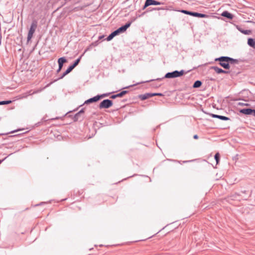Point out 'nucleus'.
Segmentation results:
<instances>
[{
	"instance_id": "nucleus-1",
	"label": "nucleus",
	"mask_w": 255,
	"mask_h": 255,
	"mask_svg": "<svg viewBox=\"0 0 255 255\" xmlns=\"http://www.w3.org/2000/svg\"><path fill=\"white\" fill-rule=\"evenodd\" d=\"M203 65V64L199 65L198 66H197L196 67H194L192 69L189 70L187 71H185L184 70H181L180 71L174 70L172 72H167L165 74L164 77H163L162 78H156V79H151L149 80H147L145 82H150L153 81H160L162 80L164 78L173 79V78L180 77L181 76H183L185 74H186V73L190 72L192 70L196 69L197 68L200 67L202 66Z\"/></svg>"
},
{
	"instance_id": "nucleus-2",
	"label": "nucleus",
	"mask_w": 255,
	"mask_h": 255,
	"mask_svg": "<svg viewBox=\"0 0 255 255\" xmlns=\"http://www.w3.org/2000/svg\"><path fill=\"white\" fill-rule=\"evenodd\" d=\"M131 25V22H127L112 32L105 39L107 41L112 40L115 36L125 32Z\"/></svg>"
},
{
	"instance_id": "nucleus-3",
	"label": "nucleus",
	"mask_w": 255,
	"mask_h": 255,
	"mask_svg": "<svg viewBox=\"0 0 255 255\" xmlns=\"http://www.w3.org/2000/svg\"><path fill=\"white\" fill-rule=\"evenodd\" d=\"M83 54L80 56L77 59H76L73 63L69 65L67 69L62 73V74L54 81H57L58 80L63 79L65 76L70 73L80 63Z\"/></svg>"
},
{
	"instance_id": "nucleus-4",
	"label": "nucleus",
	"mask_w": 255,
	"mask_h": 255,
	"mask_svg": "<svg viewBox=\"0 0 255 255\" xmlns=\"http://www.w3.org/2000/svg\"><path fill=\"white\" fill-rule=\"evenodd\" d=\"M228 56H222L215 59V61H218L219 64L225 70H229L231 66L229 61L227 59Z\"/></svg>"
},
{
	"instance_id": "nucleus-5",
	"label": "nucleus",
	"mask_w": 255,
	"mask_h": 255,
	"mask_svg": "<svg viewBox=\"0 0 255 255\" xmlns=\"http://www.w3.org/2000/svg\"><path fill=\"white\" fill-rule=\"evenodd\" d=\"M37 21L36 19H33L30 24V27L28 30L27 37V43L31 41L33 37V34L35 32L36 29L37 27Z\"/></svg>"
},
{
	"instance_id": "nucleus-6",
	"label": "nucleus",
	"mask_w": 255,
	"mask_h": 255,
	"mask_svg": "<svg viewBox=\"0 0 255 255\" xmlns=\"http://www.w3.org/2000/svg\"><path fill=\"white\" fill-rule=\"evenodd\" d=\"M182 13L189 15L193 17H198V18H205L208 17V15L206 14L200 13L196 11H190L186 9H181L179 10Z\"/></svg>"
},
{
	"instance_id": "nucleus-7",
	"label": "nucleus",
	"mask_w": 255,
	"mask_h": 255,
	"mask_svg": "<svg viewBox=\"0 0 255 255\" xmlns=\"http://www.w3.org/2000/svg\"><path fill=\"white\" fill-rule=\"evenodd\" d=\"M155 96L163 97L164 96V94L162 93H146L144 94L139 95L138 97L141 101H144Z\"/></svg>"
},
{
	"instance_id": "nucleus-8",
	"label": "nucleus",
	"mask_w": 255,
	"mask_h": 255,
	"mask_svg": "<svg viewBox=\"0 0 255 255\" xmlns=\"http://www.w3.org/2000/svg\"><path fill=\"white\" fill-rule=\"evenodd\" d=\"M113 105V101L109 99H106L103 100L100 103L99 105H98V108L100 109H109Z\"/></svg>"
},
{
	"instance_id": "nucleus-9",
	"label": "nucleus",
	"mask_w": 255,
	"mask_h": 255,
	"mask_svg": "<svg viewBox=\"0 0 255 255\" xmlns=\"http://www.w3.org/2000/svg\"><path fill=\"white\" fill-rule=\"evenodd\" d=\"M240 113L246 116L252 115L255 117V109L252 108H243L239 110Z\"/></svg>"
},
{
	"instance_id": "nucleus-10",
	"label": "nucleus",
	"mask_w": 255,
	"mask_h": 255,
	"mask_svg": "<svg viewBox=\"0 0 255 255\" xmlns=\"http://www.w3.org/2000/svg\"><path fill=\"white\" fill-rule=\"evenodd\" d=\"M203 112L204 113H205L206 114L209 115L211 117H212L213 118H216V119H220V120L225 121H229L230 120V119L229 117H226L224 116L214 114L210 113H207L204 111H203Z\"/></svg>"
},
{
	"instance_id": "nucleus-11",
	"label": "nucleus",
	"mask_w": 255,
	"mask_h": 255,
	"mask_svg": "<svg viewBox=\"0 0 255 255\" xmlns=\"http://www.w3.org/2000/svg\"><path fill=\"white\" fill-rule=\"evenodd\" d=\"M99 101H100L99 99V97H98V95H97L96 96H94V97L86 100L84 102V103L82 105H80V106L81 107V106H83V105H89L90 104L96 103Z\"/></svg>"
},
{
	"instance_id": "nucleus-12",
	"label": "nucleus",
	"mask_w": 255,
	"mask_h": 255,
	"mask_svg": "<svg viewBox=\"0 0 255 255\" xmlns=\"http://www.w3.org/2000/svg\"><path fill=\"white\" fill-rule=\"evenodd\" d=\"M59 118H60V117H55L54 118H51V119H46V117H43L42 118V119L41 120V121L38 122H37V123H36L35 124V126L36 127H39L41 125H42L44 123H46L48 121L56 120L59 119Z\"/></svg>"
},
{
	"instance_id": "nucleus-13",
	"label": "nucleus",
	"mask_w": 255,
	"mask_h": 255,
	"mask_svg": "<svg viewBox=\"0 0 255 255\" xmlns=\"http://www.w3.org/2000/svg\"><path fill=\"white\" fill-rule=\"evenodd\" d=\"M128 93V90H122L120 92L116 94H113L111 96L110 98L115 99L117 98L123 97L124 95Z\"/></svg>"
},
{
	"instance_id": "nucleus-14",
	"label": "nucleus",
	"mask_w": 255,
	"mask_h": 255,
	"mask_svg": "<svg viewBox=\"0 0 255 255\" xmlns=\"http://www.w3.org/2000/svg\"><path fill=\"white\" fill-rule=\"evenodd\" d=\"M221 16L229 20H232L234 17V15L227 10L223 11L221 13Z\"/></svg>"
},
{
	"instance_id": "nucleus-15",
	"label": "nucleus",
	"mask_w": 255,
	"mask_h": 255,
	"mask_svg": "<svg viewBox=\"0 0 255 255\" xmlns=\"http://www.w3.org/2000/svg\"><path fill=\"white\" fill-rule=\"evenodd\" d=\"M68 62L67 59L65 57H61L58 58L57 62L58 64V68L60 69H62L63 67L64 63Z\"/></svg>"
},
{
	"instance_id": "nucleus-16",
	"label": "nucleus",
	"mask_w": 255,
	"mask_h": 255,
	"mask_svg": "<svg viewBox=\"0 0 255 255\" xmlns=\"http://www.w3.org/2000/svg\"><path fill=\"white\" fill-rule=\"evenodd\" d=\"M237 29L241 33L245 35H250L252 34V30L251 29H244L239 25L236 26Z\"/></svg>"
},
{
	"instance_id": "nucleus-17",
	"label": "nucleus",
	"mask_w": 255,
	"mask_h": 255,
	"mask_svg": "<svg viewBox=\"0 0 255 255\" xmlns=\"http://www.w3.org/2000/svg\"><path fill=\"white\" fill-rule=\"evenodd\" d=\"M70 117H72V119L73 120V121L74 122H77L79 120H80V121H82L84 118V116H82L81 115H80L78 112H77V113H76L74 116H70Z\"/></svg>"
},
{
	"instance_id": "nucleus-18",
	"label": "nucleus",
	"mask_w": 255,
	"mask_h": 255,
	"mask_svg": "<svg viewBox=\"0 0 255 255\" xmlns=\"http://www.w3.org/2000/svg\"><path fill=\"white\" fill-rule=\"evenodd\" d=\"M149 6L150 5H159L163 4V2L158 1L157 0H146Z\"/></svg>"
},
{
	"instance_id": "nucleus-19",
	"label": "nucleus",
	"mask_w": 255,
	"mask_h": 255,
	"mask_svg": "<svg viewBox=\"0 0 255 255\" xmlns=\"http://www.w3.org/2000/svg\"><path fill=\"white\" fill-rule=\"evenodd\" d=\"M166 9V8L162 7H153V8L147 7V8L146 9V10L144 11V12L146 14L148 12H151V11H154V10H165Z\"/></svg>"
},
{
	"instance_id": "nucleus-20",
	"label": "nucleus",
	"mask_w": 255,
	"mask_h": 255,
	"mask_svg": "<svg viewBox=\"0 0 255 255\" xmlns=\"http://www.w3.org/2000/svg\"><path fill=\"white\" fill-rule=\"evenodd\" d=\"M247 43L249 46L255 49V39L249 37L248 38Z\"/></svg>"
},
{
	"instance_id": "nucleus-21",
	"label": "nucleus",
	"mask_w": 255,
	"mask_h": 255,
	"mask_svg": "<svg viewBox=\"0 0 255 255\" xmlns=\"http://www.w3.org/2000/svg\"><path fill=\"white\" fill-rule=\"evenodd\" d=\"M229 61L230 65H236L238 64L240 62V60L238 59H234L233 58L230 57L228 56V59H227Z\"/></svg>"
},
{
	"instance_id": "nucleus-22",
	"label": "nucleus",
	"mask_w": 255,
	"mask_h": 255,
	"mask_svg": "<svg viewBox=\"0 0 255 255\" xmlns=\"http://www.w3.org/2000/svg\"><path fill=\"white\" fill-rule=\"evenodd\" d=\"M202 85V82L201 80H196L194 82L192 87L193 88H200Z\"/></svg>"
},
{
	"instance_id": "nucleus-23",
	"label": "nucleus",
	"mask_w": 255,
	"mask_h": 255,
	"mask_svg": "<svg viewBox=\"0 0 255 255\" xmlns=\"http://www.w3.org/2000/svg\"><path fill=\"white\" fill-rule=\"evenodd\" d=\"M115 92L113 91V92H112L106 93H104V94H98L99 100H100L101 99H102L103 98H104L108 97L111 94L114 93Z\"/></svg>"
},
{
	"instance_id": "nucleus-24",
	"label": "nucleus",
	"mask_w": 255,
	"mask_h": 255,
	"mask_svg": "<svg viewBox=\"0 0 255 255\" xmlns=\"http://www.w3.org/2000/svg\"><path fill=\"white\" fill-rule=\"evenodd\" d=\"M148 6H149V5H148V3L147 2V1L145 0L144 4L142 6L141 8H139L138 9V10H137V12H141L142 10H143L144 9L146 10L147 7H148Z\"/></svg>"
},
{
	"instance_id": "nucleus-25",
	"label": "nucleus",
	"mask_w": 255,
	"mask_h": 255,
	"mask_svg": "<svg viewBox=\"0 0 255 255\" xmlns=\"http://www.w3.org/2000/svg\"><path fill=\"white\" fill-rule=\"evenodd\" d=\"M211 69L214 70L218 74H221V72L222 69V68L216 66H212Z\"/></svg>"
},
{
	"instance_id": "nucleus-26",
	"label": "nucleus",
	"mask_w": 255,
	"mask_h": 255,
	"mask_svg": "<svg viewBox=\"0 0 255 255\" xmlns=\"http://www.w3.org/2000/svg\"><path fill=\"white\" fill-rule=\"evenodd\" d=\"M11 100H3L0 101V105H8L11 103Z\"/></svg>"
},
{
	"instance_id": "nucleus-27",
	"label": "nucleus",
	"mask_w": 255,
	"mask_h": 255,
	"mask_svg": "<svg viewBox=\"0 0 255 255\" xmlns=\"http://www.w3.org/2000/svg\"><path fill=\"white\" fill-rule=\"evenodd\" d=\"M22 129H20V128H18L17 129H15V130H12L10 132H7V133H0V135H7L9 133H14L15 132H17V131H20V130H21Z\"/></svg>"
},
{
	"instance_id": "nucleus-28",
	"label": "nucleus",
	"mask_w": 255,
	"mask_h": 255,
	"mask_svg": "<svg viewBox=\"0 0 255 255\" xmlns=\"http://www.w3.org/2000/svg\"><path fill=\"white\" fill-rule=\"evenodd\" d=\"M214 159H215L217 164L220 162V156L219 153H217L214 155Z\"/></svg>"
},
{
	"instance_id": "nucleus-29",
	"label": "nucleus",
	"mask_w": 255,
	"mask_h": 255,
	"mask_svg": "<svg viewBox=\"0 0 255 255\" xmlns=\"http://www.w3.org/2000/svg\"><path fill=\"white\" fill-rule=\"evenodd\" d=\"M145 81H142V82H138V83H137L135 84H133V85H129V86H126V87H125L124 88H122V90H124V89H128L129 88V87H133L135 85H138V84H141V83H145Z\"/></svg>"
},
{
	"instance_id": "nucleus-30",
	"label": "nucleus",
	"mask_w": 255,
	"mask_h": 255,
	"mask_svg": "<svg viewBox=\"0 0 255 255\" xmlns=\"http://www.w3.org/2000/svg\"><path fill=\"white\" fill-rule=\"evenodd\" d=\"M146 13L144 11L142 12H136V17H140L143 16L144 15H145Z\"/></svg>"
},
{
	"instance_id": "nucleus-31",
	"label": "nucleus",
	"mask_w": 255,
	"mask_h": 255,
	"mask_svg": "<svg viewBox=\"0 0 255 255\" xmlns=\"http://www.w3.org/2000/svg\"><path fill=\"white\" fill-rule=\"evenodd\" d=\"M99 43H100V42L99 41V40H98L93 42H92L91 43V44L92 46L93 47L97 46Z\"/></svg>"
},
{
	"instance_id": "nucleus-32",
	"label": "nucleus",
	"mask_w": 255,
	"mask_h": 255,
	"mask_svg": "<svg viewBox=\"0 0 255 255\" xmlns=\"http://www.w3.org/2000/svg\"><path fill=\"white\" fill-rule=\"evenodd\" d=\"M93 48V47L92 46L91 44H90L86 49L85 50H84V53L82 54H83V55H84V54L87 52L88 51H89L91 49H92V48Z\"/></svg>"
},
{
	"instance_id": "nucleus-33",
	"label": "nucleus",
	"mask_w": 255,
	"mask_h": 255,
	"mask_svg": "<svg viewBox=\"0 0 255 255\" xmlns=\"http://www.w3.org/2000/svg\"><path fill=\"white\" fill-rule=\"evenodd\" d=\"M237 105L238 106H250V104H248V103L239 102L237 104Z\"/></svg>"
},
{
	"instance_id": "nucleus-34",
	"label": "nucleus",
	"mask_w": 255,
	"mask_h": 255,
	"mask_svg": "<svg viewBox=\"0 0 255 255\" xmlns=\"http://www.w3.org/2000/svg\"><path fill=\"white\" fill-rule=\"evenodd\" d=\"M85 108H82L81 109L79 112H78V113L82 116H84V114L85 113Z\"/></svg>"
},
{
	"instance_id": "nucleus-35",
	"label": "nucleus",
	"mask_w": 255,
	"mask_h": 255,
	"mask_svg": "<svg viewBox=\"0 0 255 255\" xmlns=\"http://www.w3.org/2000/svg\"><path fill=\"white\" fill-rule=\"evenodd\" d=\"M230 72H231V71L229 70H226L222 69L221 74H230Z\"/></svg>"
},
{
	"instance_id": "nucleus-36",
	"label": "nucleus",
	"mask_w": 255,
	"mask_h": 255,
	"mask_svg": "<svg viewBox=\"0 0 255 255\" xmlns=\"http://www.w3.org/2000/svg\"><path fill=\"white\" fill-rule=\"evenodd\" d=\"M142 0H136L135 3V7H137V5L139 6L140 5V4L141 3Z\"/></svg>"
},
{
	"instance_id": "nucleus-37",
	"label": "nucleus",
	"mask_w": 255,
	"mask_h": 255,
	"mask_svg": "<svg viewBox=\"0 0 255 255\" xmlns=\"http://www.w3.org/2000/svg\"><path fill=\"white\" fill-rule=\"evenodd\" d=\"M13 153H11L10 154H9V155H8L7 156H6L5 157H4L3 159H0V164L3 161H4L7 157H8L9 156L11 155V154H12Z\"/></svg>"
},
{
	"instance_id": "nucleus-38",
	"label": "nucleus",
	"mask_w": 255,
	"mask_h": 255,
	"mask_svg": "<svg viewBox=\"0 0 255 255\" xmlns=\"http://www.w3.org/2000/svg\"><path fill=\"white\" fill-rule=\"evenodd\" d=\"M48 202H40V203L39 204H36L34 205V206H40V205H44V204H47Z\"/></svg>"
},
{
	"instance_id": "nucleus-39",
	"label": "nucleus",
	"mask_w": 255,
	"mask_h": 255,
	"mask_svg": "<svg viewBox=\"0 0 255 255\" xmlns=\"http://www.w3.org/2000/svg\"><path fill=\"white\" fill-rule=\"evenodd\" d=\"M137 18V17H136V16L133 17L132 18L131 21H128V22H131V24L133 21H134Z\"/></svg>"
},
{
	"instance_id": "nucleus-40",
	"label": "nucleus",
	"mask_w": 255,
	"mask_h": 255,
	"mask_svg": "<svg viewBox=\"0 0 255 255\" xmlns=\"http://www.w3.org/2000/svg\"><path fill=\"white\" fill-rule=\"evenodd\" d=\"M105 37V35H100L98 37V40L99 41L100 40H101L102 39H103Z\"/></svg>"
},
{
	"instance_id": "nucleus-41",
	"label": "nucleus",
	"mask_w": 255,
	"mask_h": 255,
	"mask_svg": "<svg viewBox=\"0 0 255 255\" xmlns=\"http://www.w3.org/2000/svg\"><path fill=\"white\" fill-rule=\"evenodd\" d=\"M5 148L7 149H14V148H15V147L13 146H6Z\"/></svg>"
},
{
	"instance_id": "nucleus-42",
	"label": "nucleus",
	"mask_w": 255,
	"mask_h": 255,
	"mask_svg": "<svg viewBox=\"0 0 255 255\" xmlns=\"http://www.w3.org/2000/svg\"><path fill=\"white\" fill-rule=\"evenodd\" d=\"M167 160H169V161H173V162H179V163L180 162V161H178V160H175V159H168Z\"/></svg>"
},
{
	"instance_id": "nucleus-43",
	"label": "nucleus",
	"mask_w": 255,
	"mask_h": 255,
	"mask_svg": "<svg viewBox=\"0 0 255 255\" xmlns=\"http://www.w3.org/2000/svg\"><path fill=\"white\" fill-rule=\"evenodd\" d=\"M198 138H199V136H198V135L197 134H194L193 135V138L194 139H198Z\"/></svg>"
},
{
	"instance_id": "nucleus-44",
	"label": "nucleus",
	"mask_w": 255,
	"mask_h": 255,
	"mask_svg": "<svg viewBox=\"0 0 255 255\" xmlns=\"http://www.w3.org/2000/svg\"><path fill=\"white\" fill-rule=\"evenodd\" d=\"M137 175H138L136 174H134L133 175L127 177V178H126L124 179V180H126L127 179H128V178H130V177H133V176H137Z\"/></svg>"
},
{
	"instance_id": "nucleus-45",
	"label": "nucleus",
	"mask_w": 255,
	"mask_h": 255,
	"mask_svg": "<svg viewBox=\"0 0 255 255\" xmlns=\"http://www.w3.org/2000/svg\"><path fill=\"white\" fill-rule=\"evenodd\" d=\"M61 70H62L61 69H60V68H58V69H57V71H56V72H57V73H59V72L61 71Z\"/></svg>"
},
{
	"instance_id": "nucleus-46",
	"label": "nucleus",
	"mask_w": 255,
	"mask_h": 255,
	"mask_svg": "<svg viewBox=\"0 0 255 255\" xmlns=\"http://www.w3.org/2000/svg\"><path fill=\"white\" fill-rule=\"evenodd\" d=\"M193 160H185V161H183V163H187V162H191Z\"/></svg>"
},
{
	"instance_id": "nucleus-47",
	"label": "nucleus",
	"mask_w": 255,
	"mask_h": 255,
	"mask_svg": "<svg viewBox=\"0 0 255 255\" xmlns=\"http://www.w3.org/2000/svg\"><path fill=\"white\" fill-rule=\"evenodd\" d=\"M20 134H16V135H11V136H10L9 137L15 136L19 135H20Z\"/></svg>"
},
{
	"instance_id": "nucleus-48",
	"label": "nucleus",
	"mask_w": 255,
	"mask_h": 255,
	"mask_svg": "<svg viewBox=\"0 0 255 255\" xmlns=\"http://www.w3.org/2000/svg\"><path fill=\"white\" fill-rule=\"evenodd\" d=\"M165 227H166V226H165V227H163V228H162V229H161L160 231H159L158 232V233L160 232L162 230H163Z\"/></svg>"
},
{
	"instance_id": "nucleus-49",
	"label": "nucleus",
	"mask_w": 255,
	"mask_h": 255,
	"mask_svg": "<svg viewBox=\"0 0 255 255\" xmlns=\"http://www.w3.org/2000/svg\"><path fill=\"white\" fill-rule=\"evenodd\" d=\"M66 200H67V198H65V199H62L61 201H66Z\"/></svg>"
},
{
	"instance_id": "nucleus-50",
	"label": "nucleus",
	"mask_w": 255,
	"mask_h": 255,
	"mask_svg": "<svg viewBox=\"0 0 255 255\" xmlns=\"http://www.w3.org/2000/svg\"><path fill=\"white\" fill-rule=\"evenodd\" d=\"M78 193L79 195H80L81 194L80 191H78Z\"/></svg>"
},
{
	"instance_id": "nucleus-51",
	"label": "nucleus",
	"mask_w": 255,
	"mask_h": 255,
	"mask_svg": "<svg viewBox=\"0 0 255 255\" xmlns=\"http://www.w3.org/2000/svg\"><path fill=\"white\" fill-rule=\"evenodd\" d=\"M19 151V149L16 150L14 152H18Z\"/></svg>"
},
{
	"instance_id": "nucleus-52",
	"label": "nucleus",
	"mask_w": 255,
	"mask_h": 255,
	"mask_svg": "<svg viewBox=\"0 0 255 255\" xmlns=\"http://www.w3.org/2000/svg\"><path fill=\"white\" fill-rule=\"evenodd\" d=\"M164 255H170V254L168 253H166V254H165Z\"/></svg>"
},
{
	"instance_id": "nucleus-53",
	"label": "nucleus",
	"mask_w": 255,
	"mask_h": 255,
	"mask_svg": "<svg viewBox=\"0 0 255 255\" xmlns=\"http://www.w3.org/2000/svg\"><path fill=\"white\" fill-rule=\"evenodd\" d=\"M123 101L125 102L127 101V100L126 99L123 100Z\"/></svg>"
},
{
	"instance_id": "nucleus-54",
	"label": "nucleus",
	"mask_w": 255,
	"mask_h": 255,
	"mask_svg": "<svg viewBox=\"0 0 255 255\" xmlns=\"http://www.w3.org/2000/svg\"><path fill=\"white\" fill-rule=\"evenodd\" d=\"M93 249V248H90V249H89V250L91 251V250H92Z\"/></svg>"
},
{
	"instance_id": "nucleus-55",
	"label": "nucleus",
	"mask_w": 255,
	"mask_h": 255,
	"mask_svg": "<svg viewBox=\"0 0 255 255\" xmlns=\"http://www.w3.org/2000/svg\"><path fill=\"white\" fill-rule=\"evenodd\" d=\"M125 70H122V72H125Z\"/></svg>"
},
{
	"instance_id": "nucleus-56",
	"label": "nucleus",
	"mask_w": 255,
	"mask_h": 255,
	"mask_svg": "<svg viewBox=\"0 0 255 255\" xmlns=\"http://www.w3.org/2000/svg\"><path fill=\"white\" fill-rule=\"evenodd\" d=\"M143 176L147 177V175H142Z\"/></svg>"
},
{
	"instance_id": "nucleus-57",
	"label": "nucleus",
	"mask_w": 255,
	"mask_h": 255,
	"mask_svg": "<svg viewBox=\"0 0 255 255\" xmlns=\"http://www.w3.org/2000/svg\"><path fill=\"white\" fill-rule=\"evenodd\" d=\"M88 255H92V254H88Z\"/></svg>"
},
{
	"instance_id": "nucleus-58",
	"label": "nucleus",
	"mask_w": 255,
	"mask_h": 255,
	"mask_svg": "<svg viewBox=\"0 0 255 255\" xmlns=\"http://www.w3.org/2000/svg\"><path fill=\"white\" fill-rule=\"evenodd\" d=\"M155 255H158L157 254H156Z\"/></svg>"
}]
</instances>
